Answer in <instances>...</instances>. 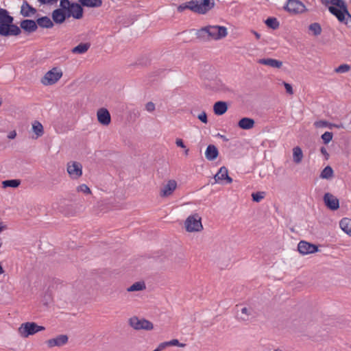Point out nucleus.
<instances>
[{
    "instance_id": "20e7f679",
    "label": "nucleus",
    "mask_w": 351,
    "mask_h": 351,
    "mask_svg": "<svg viewBox=\"0 0 351 351\" xmlns=\"http://www.w3.org/2000/svg\"><path fill=\"white\" fill-rule=\"evenodd\" d=\"M215 5L213 0H191L190 10L204 14L211 10Z\"/></svg>"
},
{
    "instance_id": "680f3d73",
    "label": "nucleus",
    "mask_w": 351,
    "mask_h": 351,
    "mask_svg": "<svg viewBox=\"0 0 351 351\" xmlns=\"http://www.w3.org/2000/svg\"><path fill=\"white\" fill-rule=\"evenodd\" d=\"M189 149H186L185 150L184 153H185V154H186V155H188V154H189Z\"/></svg>"
},
{
    "instance_id": "a878e982",
    "label": "nucleus",
    "mask_w": 351,
    "mask_h": 351,
    "mask_svg": "<svg viewBox=\"0 0 351 351\" xmlns=\"http://www.w3.org/2000/svg\"><path fill=\"white\" fill-rule=\"evenodd\" d=\"M37 27L43 28H52L54 25L53 22L48 16H42L36 20Z\"/></svg>"
},
{
    "instance_id": "473e14b6",
    "label": "nucleus",
    "mask_w": 351,
    "mask_h": 351,
    "mask_svg": "<svg viewBox=\"0 0 351 351\" xmlns=\"http://www.w3.org/2000/svg\"><path fill=\"white\" fill-rule=\"evenodd\" d=\"M32 130L36 134L37 137H40L43 135L44 130L43 125L38 121H34L32 123Z\"/></svg>"
},
{
    "instance_id": "09e8293b",
    "label": "nucleus",
    "mask_w": 351,
    "mask_h": 351,
    "mask_svg": "<svg viewBox=\"0 0 351 351\" xmlns=\"http://www.w3.org/2000/svg\"><path fill=\"white\" fill-rule=\"evenodd\" d=\"M283 84L285 86L287 93H289V95H293V91L291 85L285 82H283Z\"/></svg>"
},
{
    "instance_id": "9b49d317",
    "label": "nucleus",
    "mask_w": 351,
    "mask_h": 351,
    "mask_svg": "<svg viewBox=\"0 0 351 351\" xmlns=\"http://www.w3.org/2000/svg\"><path fill=\"white\" fill-rule=\"evenodd\" d=\"M298 250L302 254H313L318 251V247L305 241H301L298 245Z\"/></svg>"
},
{
    "instance_id": "6e6d98bb",
    "label": "nucleus",
    "mask_w": 351,
    "mask_h": 351,
    "mask_svg": "<svg viewBox=\"0 0 351 351\" xmlns=\"http://www.w3.org/2000/svg\"><path fill=\"white\" fill-rule=\"evenodd\" d=\"M16 136V131H15V130H13V131H11V132L8 134V138L9 139H14V138H15Z\"/></svg>"
},
{
    "instance_id": "f257e3e1",
    "label": "nucleus",
    "mask_w": 351,
    "mask_h": 351,
    "mask_svg": "<svg viewBox=\"0 0 351 351\" xmlns=\"http://www.w3.org/2000/svg\"><path fill=\"white\" fill-rule=\"evenodd\" d=\"M322 3L328 6L329 12L334 15L340 23L346 25L351 21V14L344 0H321Z\"/></svg>"
},
{
    "instance_id": "37998d69",
    "label": "nucleus",
    "mask_w": 351,
    "mask_h": 351,
    "mask_svg": "<svg viewBox=\"0 0 351 351\" xmlns=\"http://www.w3.org/2000/svg\"><path fill=\"white\" fill-rule=\"evenodd\" d=\"M73 3V2H71L69 0H61L60 3V9L64 10V9L70 8L71 7V4Z\"/></svg>"
},
{
    "instance_id": "393cba45",
    "label": "nucleus",
    "mask_w": 351,
    "mask_h": 351,
    "mask_svg": "<svg viewBox=\"0 0 351 351\" xmlns=\"http://www.w3.org/2000/svg\"><path fill=\"white\" fill-rule=\"evenodd\" d=\"M82 5L77 3H73L71 7L69 8L73 13V17L76 19H80L83 17V8Z\"/></svg>"
},
{
    "instance_id": "4be33fe9",
    "label": "nucleus",
    "mask_w": 351,
    "mask_h": 351,
    "mask_svg": "<svg viewBox=\"0 0 351 351\" xmlns=\"http://www.w3.org/2000/svg\"><path fill=\"white\" fill-rule=\"evenodd\" d=\"M254 120L248 117L242 118L238 122V126L243 130H250L254 127Z\"/></svg>"
},
{
    "instance_id": "e433bc0d",
    "label": "nucleus",
    "mask_w": 351,
    "mask_h": 351,
    "mask_svg": "<svg viewBox=\"0 0 351 351\" xmlns=\"http://www.w3.org/2000/svg\"><path fill=\"white\" fill-rule=\"evenodd\" d=\"M308 29L313 33L315 36H319L322 33V27L318 23H311L309 25Z\"/></svg>"
},
{
    "instance_id": "cd10ccee",
    "label": "nucleus",
    "mask_w": 351,
    "mask_h": 351,
    "mask_svg": "<svg viewBox=\"0 0 351 351\" xmlns=\"http://www.w3.org/2000/svg\"><path fill=\"white\" fill-rule=\"evenodd\" d=\"M210 89L215 91H219V92H228L230 91V89L223 84L221 81H216L213 83H211L210 84Z\"/></svg>"
},
{
    "instance_id": "f8f14e48",
    "label": "nucleus",
    "mask_w": 351,
    "mask_h": 351,
    "mask_svg": "<svg viewBox=\"0 0 351 351\" xmlns=\"http://www.w3.org/2000/svg\"><path fill=\"white\" fill-rule=\"evenodd\" d=\"M214 179L217 183H232V179L228 176V171L226 167H221L215 175Z\"/></svg>"
},
{
    "instance_id": "3c124183",
    "label": "nucleus",
    "mask_w": 351,
    "mask_h": 351,
    "mask_svg": "<svg viewBox=\"0 0 351 351\" xmlns=\"http://www.w3.org/2000/svg\"><path fill=\"white\" fill-rule=\"evenodd\" d=\"M64 14L65 15V20L66 19L70 18L71 16H73V13L71 12V10L69 8L64 9Z\"/></svg>"
},
{
    "instance_id": "2eb2a0df",
    "label": "nucleus",
    "mask_w": 351,
    "mask_h": 351,
    "mask_svg": "<svg viewBox=\"0 0 351 351\" xmlns=\"http://www.w3.org/2000/svg\"><path fill=\"white\" fill-rule=\"evenodd\" d=\"M324 201L326 206L332 210H337L339 208V199L331 193H325Z\"/></svg>"
},
{
    "instance_id": "39448f33",
    "label": "nucleus",
    "mask_w": 351,
    "mask_h": 351,
    "mask_svg": "<svg viewBox=\"0 0 351 351\" xmlns=\"http://www.w3.org/2000/svg\"><path fill=\"white\" fill-rule=\"evenodd\" d=\"M45 329L44 326H38L35 322H25L19 327V332L23 337L26 338Z\"/></svg>"
},
{
    "instance_id": "6e6552de",
    "label": "nucleus",
    "mask_w": 351,
    "mask_h": 351,
    "mask_svg": "<svg viewBox=\"0 0 351 351\" xmlns=\"http://www.w3.org/2000/svg\"><path fill=\"white\" fill-rule=\"evenodd\" d=\"M187 232H199L203 229L201 217L197 215H191L187 217L184 223Z\"/></svg>"
},
{
    "instance_id": "ea45409f",
    "label": "nucleus",
    "mask_w": 351,
    "mask_h": 351,
    "mask_svg": "<svg viewBox=\"0 0 351 351\" xmlns=\"http://www.w3.org/2000/svg\"><path fill=\"white\" fill-rule=\"evenodd\" d=\"M333 134L330 132H326L322 135V139L325 144H328L332 139Z\"/></svg>"
},
{
    "instance_id": "4c0bfd02",
    "label": "nucleus",
    "mask_w": 351,
    "mask_h": 351,
    "mask_svg": "<svg viewBox=\"0 0 351 351\" xmlns=\"http://www.w3.org/2000/svg\"><path fill=\"white\" fill-rule=\"evenodd\" d=\"M76 191L78 193H82L84 194H91V191L90 188L85 184L79 185L76 188Z\"/></svg>"
},
{
    "instance_id": "4468645a",
    "label": "nucleus",
    "mask_w": 351,
    "mask_h": 351,
    "mask_svg": "<svg viewBox=\"0 0 351 351\" xmlns=\"http://www.w3.org/2000/svg\"><path fill=\"white\" fill-rule=\"evenodd\" d=\"M177 188V182L175 180H169L160 191V196L167 197L171 195Z\"/></svg>"
},
{
    "instance_id": "423d86ee",
    "label": "nucleus",
    "mask_w": 351,
    "mask_h": 351,
    "mask_svg": "<svg viewBox=\"0 0 351 351\" xmlns=\"http://www.w3.org/2000/svg\"><path fill=\"white\" fill-rule=\"evenodd\" d=\"M62 76V71L57 67H54L47 71L41 79V83L45 86H50L56 84Z\"/></svg>"
},
{
    "instance_id": "864d4df0",
    "label": "nucleus",
    "mask_w": 351,
    "mask_h": 351,
    "mask_svg": "<svg viewBox=\"0 0 351 351\" xmlns=\"http://www.w3.org/2000/svg\"><path fill=\"white\" fill-rule=\"evenodd\" d=\"M176 144L178 147L185 148V145L184 144L183 141L181 138H177L176 141Z\"/></svg>"
},
{
    "instance_id": "6ab92c4d",
    "label": "nucleus",
    "mask_w": 351,
    "mask_h": 351,
    "mask_svg": "<svg viewBox=\"0 0 351 351\" xmlns=\"http://www.w3.org/2000/svg\"><path fill=\"white\" fill-rule=\"evenodd\" d=\"M228 109L226 101H219L214 104L213 111L216 115L221 116L224 114Z\"/></svg>"
},
{
    "instance_id": "72a5a7b5",
    "label": "nucleus",
    "mask_w": 351,
    "mask_h": 351,
    "mask_svg": "<svg viewBox=\"0 0 351 351\" xmlns=\"http://www.w3.org/2000/svg\"><path fill=\"white\" fill-rule=\"evenodd\" d=\"M334 171L330 166H326L321 172L320 178L322 179H330L333 177Z\"/></svg>"
},
{
    "instance_id": "4d7b16f0",
    "label": "nucleus",
    "mask_w": 351,
    "mask_h": 351,
    "mask_svg": "<svg viewBox=\"0 0 351 351\" xmlns=\"http://www.w3.org/2000/svg\"><path fill=\"white\" fill-rule=\"evenodd\" d=\"M6 229V226L0 221V232Z\"/></svg>"
},
{
    "instance_id": "5701e85b",
    "label": "nucleus",
    "mask_w": 351,
    "mask_h": 351,
    "mask_svg": "<svg viewBox=\"0 0 351 351\" xmlns=\"http://www.w3.org/2000/svg\"><path fill=\"white\" fill-rule=\"evenodd\" d=\"M254 310L252 307H243L241 309V314L239 319L243 322L249 321L253 317Z\"/></svg>"
},
{
    "instance_id": "bf43d9fd",
    "label": "nucleus",
    "mask_w": 351,
    "mask_h": 351,
    "mask_svg": "<svg viewBox=\"0 0 351 351\" xmlns=\"http://www.w3.org/2000/svg\"><path fill=\"white\" fill-rule=\"evenodd\" d=\"M224 141H228V138L223 136V135H221V134H218Z\"/></svg>"
},
{
    "instance_id": "b1692460",
    "label": "nucleus",
    "mask_w": 351,
    "mask_h": 351,
    "mask_svg": "<svg viewBox=\"0 0 351 351\" xmlns=\"http://www.w3.org/2000/svg\"><path fill=\"white\" fill-rule=\"evenodd\" d=\"M218 155V149L214 145H209L207 147L205 152V156L207 160L210 161L214 160L217 158Z\"/></svg>"
},
{
    "instance_id": "f704fd0d",
    "label": "nucleus",
    "mask_w": 351,
    "mask_h": 351,
    "mask_svg": "<svg viewBox=\"0 0 351 351\" xmlns=\"http://www.w3.org/2000/svg\"><path fill=\"white\" fill-rule=\"evenodd\" d=\"M265 23L267 27L271 28L272 29H278L280 25L277 19L274 17L267 18Z\"/></svg>"
},
{
    "instance_id": "8fccbe9b",
    "label": "nucleus",
    "mask_w": 351,
    "mask_h": 351,
    "mask_svg": "<svg viewBox=\"0 0 351 351\" xmlns=\"http://www.w3.org/2000/svg\"><path fill=\"white\" fill-rule=\"evenodd\" d=\"M42 4L53 5L58 2V0H38Z\"/></svg>"
},
{
    "instance_id": "f03ea898",
    "label": "nucleus",
    "mask_w": 351,
    "mask_h": 351,
    "mask_svg": "<svg viewBox=\"0 0 351 351\" xmlns=\"http://www.w3.org/2000/svg\"><path fill=\"white\" fill-rule=\"evenodd\" d=\"M228 35L227 28L219 25H206L197 29L195 32L197 39L203 42L211 40H219Z\"/></svg>"
},
{
    "instance_id": "ddd939ff",
    "label": "nucleus",
    "mask_w": 351,
    "mask_h": 351,
    "mask_svg": "<svg viewBox=\"0 0 351 351\" xmlns=\"http://www.w3.org/2000/svg\"><path fill=\"white\" fill-rule=\"evenodd\" d=\"M69 337L66 335H60L56 337L48 339L45 341L47 346L51 348L53 347H61L67 343Z\"/></svg>"
},
{
    "instance_id": "f3484780",
    "label": "nucleus",
    "mask_w": 351,
    "mask_h": 351,
    "mask_svg": "<svg viewBox=\"0 0 351 351\" xmlns=\"http://www.w3.org/2000/svg\"><path fill=\"white\" fill-rule=\"evenodd\" d=\"M20 29H23L29 33L34 32L37 29L36 22L31 19H25L21 21L20 23Z\"/></svg>"
},
{
    "instance_id": "c03bdc74",
    "label": "nucleus",
    "mask_w": 351,
    "mask_h": 351,
    "mask_svg": "<svg viewBox=\"0 0 351 351\" xmlns=\"http://www.w3.org/2000/svg\"><path fill=\"white\" fill-rule=\"evenodd\" d=\"M190 6H191V1L189 2H188V3L180 5L178 7V11L179 12H183L184 10H185L186 9L190 10Z\"/></svg>"
},
{
    "instance_id": "2f4dec72",
    "label": "nucleus",
    "mask_w": 351,
    "mask_h": 351,
    "mask_svg": "<svg viewBox=\"0 0 351 351\" xmlns=\"http://www.w3.org/2000/svg\"><path fill=\"white\" fill-rule=\"evenodd\" d=\"M146 289V285L144 282L143 281H138L134 283L132 285L129 287L127 289V291L128 292H134V291H143Z\"/></svg>"
},
{
    "instance_id": "bb28decb",
    "label": "nucleus",
    "mask_w": 351,
    "mask_h": 351,
    "mask_svg": "<svg viewBox=\"0 0 351 351\" xmlns=\"http://www.w3.org/2000/svg\"><path fill=\"white\" fill-rule=\"evenodd\" d=\"M339 226L344 232L351 236V219L343 218L339 222Z\"/></svg>"
},
{
    "instance_id": "de8ad7c7",
    "label": "nucleus",
    "mask_w": 351,
    "mask_h": 351,
    "mask_svg": "<svg viewBox=\"0 0 351 351\" xmlns=\"http://www.w3.org/2000/svg\"><path fill=\"white\" fill-rule=\"evenodd\" d=\"M169 346H177L179 347H184L185 346V344H184V343H180L178 339H172V340L169 341Z\"/></svg>"
},
{
    "instance_id": "412c9836",
    "label": "nucleus",
    "mask_w": 351,
    "mask_h": 351,
    "mask_svg": "<svg viewBox=\"0 0 351 351\" xmlns=\"http://www.w3.org/2000/svg\"><path fill=\"white\" fill-rule=\"evenodd\" d=\"M53 22L56 24H62L65 21L64 10L56 9L51 13Z\"/></svg>"
},
{
    "instance_id": "a211bd4d",
    "label": "nucleus",
    "mask_w": 351,
    "mask_h": 351,
    "mask_svg": "<svg viewBox=\"0 0 351 351\" xmlns=\"http://www.w3.org/2000/svg\"><path fill=\"white\" fill-rule=\"evenodd\" d=\"M36 9L24 1L21 8V14L24 17H29L36 13Z\"/></svg>"
},
{
    "instance_id": "e2e57ef3",
    "label": "nucleus",
    "mask_w": 351,
    "mask_h": 351,
    "mask_svg": "<svg viewBox=\"0 0 351 351\" xmlns=\"http://www.w3.org/2000/svg\"><path fill=\"white\" fill-rule=\"evenodd\" d=\"M274 351H282V350H280V349H276V350H274Z\"/></svg>"
},
{
    "instance_id": "c756f323",
    "label": "nucleus",
    "mask_w": 351,
    "mask_h": 351,
    "mask_svg": "<svg viewBox=\"0 0 351 351\" xmlns=\"http://www.w3.org/2000/svg\"><path fill=\"white\" fill-rule=\"evenodd\" d=\"M82 6L88 8H99L102 5V0H79Z\"/></svg>"
},
{
    "instance_id": "603ef678",
    "label": "nucleus",
    "mask_w": 351,
    "mask_h": 351,
    "mask_svg": "<svg viewBox=\"0 0 351 351\" xmlns=\"http://www.w3.org/2000/svg\"><path fill=\"white\" fill-rule=\"evenodd\" d=\"M167 346H169V341H165V342H162L161 343H160L158 346V350H162L163 349H165L166 347Z\"/></svg>"
},
{
    "instance_id": "c85d7f7f",
    "label": "nucleus",
    "mask_w": 351,
    "mask_h": 351,
    "mask_svg": "<svg viewBox=\"0 0 351 351\" xmlns=\"http://www.w3.org/2000/svg\"><path fill=\"white\" fill-rule=\"evenodd\" d=\"M304 155L302 149L296 146L293 149V160L295 164H300L302 159Z\"/></svg>"
},
{
    "instance_id": "c9c22d12",
    "label": "nucleus",
    "mask_w": 351,
    "mask_h": 351,
    "mask_svg": "<svg viewBox=\"0 0 351 351\" xmlns=\"http://www.w3.org/2000/svg\"><path fill=\"white\" fill-rule=\"evenodd\" d=\"M21 184V181L19 180H7L2 182L3 186L4 188L6 187H12V188H16L18 187Z\"/></svg>"
},
{
    "instance_id": "052dcab7",
    "label": "nucleus",
    "mask_w": 351,
    "mask_h": 351,
    "mask_svg": "<svg viewBox=\"0 0 351 351\" xmlns=\"http://www.w3.org/2000/svg\"><path fill=\"white\" fill-rule=\"evenodd\" d=\"M3 272H4V270H3L1 265L0 264V274H3Z\"/></svg>"
},
{
    "instance_id": "a18cd8bd",
    "label": "nucleus",
    "mask_w": 351,
    "mask_h": 351,
    "mask_svg": "<svg viewBox=\"0 0 351 351\" xmlns=\"http://www.w3.org/2000/svg\"><path fill=\"white\" fill-rule=\"evenodd\" d=\"M197 118L199 120H200L204 123H208L207 114L204 111H203L201 114H199L197 116Z\"/></svg>"
},
{
    "instance_id": "7ed1b4c3",
    "label": "nucleus",
    "mask_w": 351,
    "mask_h": 351,
    "mask_svg": "<svg viewBox=\"0 0 351 351\" xmlns=\"http://www.w3.org/2000/svg\"><path fill=\"white\" fill-rule=\"evenodd\" d=\"M14 18L3 8H0V36H19L21 30L19 26L13 24Z\"/></svg>"
},
{
    "instance_id": "9d476101",
    "label": "nucleus",
    "mask_w": 351,
    "mask_h": 351,
    "mask_svg": "<svg viewBox=\"0 0 351 351\" xmlns=\"http://www.w3.org/2000/svg\"><path fill=\"white\" fill-rule=\"evenodd\" d=\"M66 171L72 179L77 180L82 175V165L75 161L68 162Z\"/></svg>"
},
{
    "instance_id": "49530a36",
    "label": "nucleus",
    "mask_w": 351,
    "mask_h": 351,
    "mask_svg": "<svg viewBox=\"0 0 351 351\" xmlns=\"http://www.w3.org/2000/svg\"><path fill=\"white\" fill-rule=\"evenodd\" d=\"M145 109L147 111L152 112L155 110V104L152 101H149L145 105Z\"/></svg>"
},
{
    "instance_id": "dca6fc26",
    "label": "nucleus",
    "mask_w": 351,
    "mask_h": 351,
    "mask_svg": "<svg viewBox=\"0 0 351 351\" xmlns=\"http://www.w3.org/2000/svg\"><path fill=\"white\" fill-rule=\"evenodd\" d=\"M98 121L103 125H108L111 121V117L108 110L106 108H100L97 112Z\"/></svg>"
},
{
    "instance_id": "13d9d810",
    "label": "nucleus",
    "mask_w": 351,
    "mask_h": 351,
    "mask_svg": "<svg viewBox=\"0 0 351 351\" xmlns=\"http://www.w3.org/2000/svg\"><path fill=\"white\" fill-rule=\"evenodd\" d=\"M252 32L254 34L256 39H259L261 38V34L254 30L252 31Z\"/></svg>"
},
{
    "instance_id": "a19ab883",
    "label": "nucleus",
    "mask_w": 351,
    "mask_h": 351,
    "mask_svg": "<svg viewBox=\"0 0 351 351\" xmlns=\"http://www.w3.org/2000/svg\"><path fill=\"white\" fill-rule=\"evenodd\" d=\"M314 125L317 128H326L328 126H331L332 125L330 124L327 121L319 120V121H315L314 123Z\"/></svg>"
},
{
    "instance_id": "aec40b11",
    "label": "nucleus",
    "mask_w": 351,
    "mask_h": 351,
    "mask_svg": "<svg viewBox=\"0 0 351 351\" xmlns=\"http://www.w3.org/2000/svg\"><path fill=\"white\" fill-rule=\"evenodd\" d=\"M258 63L263 65H267L272 68L280 69L282 66V62L273 58H263L259 59Z\"/></svg>"
},
{
    "instance_id": "79ce46f5",
    "label": "nucleus",
    "mask_w": 351,
    "mask_h": 351,
    "mask_svg": "<svg viewBox=\"0 0 351 351\" xmlns=\"http://www.w3.org/2000/svg\"><path fill=\"white\" fill-rule=\"evenodd\" d=\"M252 197L254 202H259L264 198V192L254 193H252Z\"/></svg>"
},
{
    "instance_id": "7c9ffc66",
    "label": "nucleus",
    "mask_w": 351,
    "mask_h": 351,
    "mask_svg": "<svg viewBox=\"0 0 351 351\" xmlns=\"http://www.w3.org/2000/svg\"><path fill=\"white\" fill-rule=\"evenodd\" d=\"M90 47L89 43H80L71 49L73 53L83 54L86 53Z\"/></svg>"
},
{
    "instance_id": "58836bf2",
    "label": "nucleus",
    "mask_w": 351,
    "mask_h": 351,
    "mask_svg": "<svg viewBox=\"0 0 351 351\" xmlns=\"http://www.w3.org/2000/svg\"><path fill=\"white\" fill-rule=\"evenodd\" d=\"M350 70V66L347 64H343L337 67L335 71L338 73H346Z\"/></svg>"
},
{
    "instance_id": "0eeeda50",
    "label": "nucleus",
    "mask_w": 351,
    "mask_h": 351,
    "mask_svg": "<svg viewBox=\"0 0 351 351\" xmlns=\"http://www.w3.org/2000/svg\"><path fill=\"white\" fill-rule=\"evenodd\" d=\"M128 324L136 330H151L154 328V324L150 321L145 319H138L136 316L130 317L128 320Z\"/></svg>"
},
{
    "instance_id": "1a4fd4ad",
    "label": "nucleus",
    "mask_w": 351,
    "mask_h": 351,
    "mask_svg": "<svg viewBox=\"0 0 351 351\" xmlns=\"http://www.w3.org/2000/svg\"><path fill=\"white\" fill-rule=\"evenodd\" d=\"M285 9L293 14H300L306 10L304 3L299 0H287Z\"/></svg>"
},
{
    "instance_id": "5fc2aeb1",
    "label": "nucleus",
    "mask_w": 351,
    "mask_h": 351,
    "mask_svg": "<svg viewBox=\"0 0 351 351\" xmlns=\"http://www.w3.org/2000/svg\"><path fill=\"white\" fill-rule=\"evenodd\" d=\"M321 153L325 156L326 159H328L329 157V154L324 147H322L320 149Z\"/></svg>"
}]
</instances>
